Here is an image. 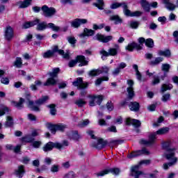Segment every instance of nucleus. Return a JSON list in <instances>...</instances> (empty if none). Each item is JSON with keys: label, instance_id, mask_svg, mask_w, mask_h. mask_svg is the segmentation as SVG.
<instances>
[{"label": "nucleus", "instance_id": "b1692460", "mask_svg": "<svg viewBox=\"0 0 178 178\" xmlns=\"http://www.w3.org/2000/svg\"><path fill=\"white\" fill-rule=\"evenodd\" d=\"M40 23L39 19H35L33 21L26 22L22 25V29H30V27H34V26H37Z\"/></svg>", "mask_w": 178, "mask_h": 178}, {"label": "nucleus", "instance_id": "a19ab883", "mask_svg": "<svg viewBox=\"0 0 178 178\" xmlns=\"http://www.w3.org/2000/svg\"><path fill=\"white\" fill-rule=\"evenodd\" d=\"M173 88V86L172 84H163L161 86V92H165V91H168V90H172Z\"/></svg>", "mask_w": 178, "mask_h": 178}, {"label": "nucleus", "instance_id": "864d4df0", "mask_svg": "<svg viewBox=\"0 0 178 178\" xmlns=\"http://www.w3.org/2000/svg\"><path fill=\"white\" fill-rule=\"evenodd\" d=\"M47 128L53 134H55V133L57 131L56 124H49Z\"/></svg>", "mask_w": 178, "mask_h": 178}, {"label": "nucleus", "instance_id": "09e8293b", "mask_svg": "<svg viewBox=\"0 0 178 178\" xmlns=\"http://www.w3.org/2000/svg\"><path fill=\"white\" fill-rule=\"evenodd\" d=\"M42 56L44 58V59H48L49 58H52V56H54V54L51 50H48L42 54Z\"/></svg>", "mask_w": 178, "mask_h": 178}, {"label": "nucleus", "instance_id": "0e129e2a", "mask_svg": "<svg viewBox=\"0 0 178 178\" xmlns=\"http://www.w3.org/2000/svg\"><path fill=\"white\" fill-rule=\"evenodd\" d=\"M106 108L110 112L113 111V103H112V102H108L106 104Z\"/></svg>", "mask_w": 178, "mask_h": 178}, {"label": "nucleus", "instance_id": "ea45409f", "mask_svg": "<svg viewBox=\"0 0 178 178\" xmlns=\"http://www.w3.org/2000/svg\"><path fill=\"white\" fill-rule=\"evenodd\" d=\"M124 3H126L125 2H122V3L115 2V3H113L112 4H111L110 8H111V9H118V8H120V6H122L123 8Z\"/></svg>", "mask_w": 178, "mask_h": 178}, {"label": "nucleus", "instance_id": "13d9d810", "mask_svg": "<svg viewBox=\"0 0 178 178\" xmlns=\"http://www.w3.org/2000/svg\"><path fill=\"white\" fill-rule=\"evenodd\" d=\"M145 45L148 47V48L154 47V40L151 38L147 39L145 42Z\"/></svg>", "mask_w": 178, "mask_h": 178}, {"label": "nucleus", "instance_id": "6e6d98bb", "mask_svg": "<svg viewBox=\"0 0 178 178\" xmlns=\"http://www.w3.org/2000/svg\"><path fill=\"white\" fill-rule=\"evenodd\" d=\"M90 101H89V105L90 106H95V95H90L89 96Z\"/></svg>", "mask_w": 178, "mask_h": 178}, {"label": "nucleus", "instance_id": "ddd939ff", "mask_svg": "<svg viewBox=\"0 0 178 178\" xmlns=\"http://www.w3.org/2000/svg\"><path fill=\"white\" fill-rule=\"evenodd\" d=\"M72 84L74 87H77L78 90H84V88H87V87H88V83H84L83 81V78L81 77L77 78Z\"/></svg>", "mask_w": 178, "mask_h": 178}, {"label": "nucleus", "instance_id": "2f4dec72", "mask_svg": "<svg viewBox=\"0 0 178 178\" xmlns=\"http://www.w3.org/2000/svg\"><path fill=\"white\" fill-rule=\"evenodd\" d=\"M161 62H163V57H156L149 62V65L151 66H158Z\"/></svg>", "mask_w": 178, "mask_h": 178}, {"label": "nucleus", "instance_id": "7c9ffc66", "mask_svg": "<svg viewBox=\"0 0 178 178\" xmlns=\"http://www.w3.org/2000/svg\"><path fill=\"white\" fill-rule=\"evenodd\" d=\"M123 13L127 17H131L132 12L129 10V6L125 3L122 7Z\"/></svg>", "mask_w": 178, "mask_h": 178}, {"label": "nucleus", "instance_id": "37998d69", "mask_svg": "<svg viewBox=\"0 0 178 178\" xmlns=\"http://www.w3.org/2000/svg\"><path fill=\"white\" fill-rule=\"evenodd\" d=\"M124 143V140H112L110 141L111 147H115V145H120Z\"/></svg>", "mask_w": 178, "mask_h": 178}, {"label": "nucleus", "instance_id": "1a4fd4ad", "mask_svg": "<svg viewBox=\"0 0 178 178\" xmlns=\"http://www.w3.org/2000/svg\"><path fill=\"white\" fill-rule=\"evenodd\" d=\"M51 51L53 53V55H55L58 52V55H60L63 59L65 60H69L70 59V51L68 50L65 53V51L59 49L57 45L53 46Z\"/></svg>", "mask_w": 178, "mask_h": 178}, {"label": "nucleus", "instance_id": "20e7f679", "mask_svg": "<svg viewBox=\"0 0 178 178\" xmlns=\"http://www.w3.org/2000/svg\"><path fill=\"white\" fill-rule=\"evenodd\" d=\"M118 51H119V44H115V48H109L108 51L103 49L99 51V54L102 55V60H105V58H108V56H116Z\"/></svg>", "mask_w": 178, "mask_h": 178}, {"label": "nucleus", "instance_id": "5fc2aeb1", "mask_svg": "<svg viewBox=\"0 0 178 178\" xmlns=\"http://www.w3.org/2000/svg\"><path fill=\"white\" fill-rule=\"evenodd\" d=\"M159 83H161V79L158 75H154V79L152 81V86H156V84H159Z\"/></svg>", "mask_w": 178, "mask_h": 178}, {"label": "nucleus", "instance_id": "f704fd0d", "mask_svg": "<svg viewBox=\"0 0 178 178\" xmlns=\"http://www.w3.org/2000/svg\"><path fill=\"white\" fill-rule=\"evenodd\" d=\"M14 122H13V118H12L10 115H8L6 117V121L4 124L5 127H12L13 126Z\"/></svg>", "mask_w": 178, "mask_h": 178}, {"label": "nucleus", "instance_id": "338daca9", "mask_svg": "<svg viewBox=\"0 0 178 178\" xmlns=\"http://www.w3.org/2000/svg\"><path fill=\"white\" fill-rule=\"evenodd\" d=\"M28 119L31 122H35V120H37V117H35V115L33 114L29 113L28 114Z\"/></svg>", "mask_w": 178, "mask_h": 178}, {"label": "nucleus", "instance_id": "a18cd8bd", "mask_svg": "<svg viewBox=\"0 0 178 178\" xmlns=\"http://www.w3.org/2000/svg\"><path fill=\"white\" fill-rule=\"evenodd\" d=\"M86 104H87V102L83 99H79L75 101V104L77 105V106H79V108L84 106Z\"/></svg>", "mask_w": 178, "mask_h": 178}, {"label": "nucleus", "instance_id": "473e14b6", "mask_svg": "<svg viewBox=\"0 0 178 178\" xmlns=\"http://www.w3.org/2000/svg\"><path fill=\"white\" fill-rule=\"evenodd\" d=\"M84 34H81L80 37H84V35H86L87 37H90L91 35H94L95 34V31L92 29H88L87 28H85L83 30Z\"/></svg>", "mask_w": 178, "mask_h": 178}, {"label": "nucleus", "instance_id": "3c124183", "mask_svg": "<svg viewBox=\"0 0 178 178\" xmlns=\"http://www.w3.org/2000/svg\"><path fill=\"white\" fill-rule=\"evenodd\" d=\"M170 70V65H169L168 63L162 64L161 70L163 72H165V73H168Z\"/></svg>", "mask_w": 178, "mask_h": 178}, {"label": "nucleus", "instance_id": "2eb2a0df", "mask_svg": "<svg viewBox=\"0 0 178 178\" xmlns=\"http://www.w3.org/2000/svg\"><path fill=\"white\" fill-rule=\"evenodd\" d=\"M108 173H112L113 175H118L120 173V170L119 168H110L108 170H104L97 174V177L99 176H105V175H108Z\"/></svg>", "mask_w": 178, "mask_h": 178}, {"label": "nucleus", "instance_id": "423d86ee", "mask_svg": "<svg viewBox=\"0 0 178 178\" xmlns=\"http://www.w3.org/2000/svg\"><path fill=\"white\" fill-rule=\"evenodd\" d=\"M151 160H143L140 161L139 165L131 167V176H134L135 178H139L140 175H143V172L139 171L140 165H149Z\"/></svg>", "mask_w": 178, "mask_h": 178}, {"label": "nucleus", "instance_id": "72a5a7b5", "mask_svg": "<svg viewBox=\"0 0 178 178\" xmlns=\"http://www.w3.org/2000/svg\"><path fill=\"white\" fill-rule=\"evenodd\" d=\"M33 0H24V1H19V8H20L21 9H24L25 8H29V6H30V5H31V1Z\"/></svg>", "mask_w": 178, "mask_h": 178}, {"label": "nucleus", "instance_id": "a211bd4d", "mask_svg": "<svg viewBox=\"0 0 178 178\" xmlns=\"http://www.w3.org/2000/svg\"><path fill=\"white\" fill-rule=\"evenodd\" d=\"M14 35L15 33L13 31V28H12L10 26H7L4 32L5 40L7 41H10V40L13 38Z\"/></svg>", "mask_w": 178, "mask_h": 178}, {"label": "nucleus", "instance_id": "e2e57ef3", "mask_svg": "<svg viewBox=\"0 0 178 178\" xmlns=\"http://www.w3.org/2000/svg\"><path fill=\"white\" fill-rule=\"evenodd\" d=\"M170 99V95L169 93H167L163 95L161 98V101H163V102H168V101H169Z\"/></svg>", "mask_w": 178, "mask_h": 178}, {"label": "nucleus", "instance_id": "c85d7f7f", "mask_svg": "<svg viewBox=\"0 0 178 178\" xmlns=\"http://www.w3.org/2000/svg\"><path fill=\"white\" fill-rule=\"evenodd\" d=\"M129 107L130 111H134V112H137L140 110V104L137 102H131L129 104Z\"/></svg>", "mask_w": 178, "mask_h": 178}, {"label": "nucleus", "instance_id": "0eeeda50", "mask_svg": "<svg viewBox=\"0 0 178 178\" xmlns=\"http://www.w3.org/2000/svg\"><path fill=\"white\" fill-rule=\"evenodd\" d=\"M77 62H79L80 64L79 66H87L88 65V61L86 60V56H77L75 60H71L69 63L68 66L69 67H74L76 65H77Z\"/></svg>", "mask_w": 178, "mask_h": 178}, {"label": "nucleus", "instance_id": "49530a36", "mask_svg": "<svg viewBox=\"0 0 178 178\" xmlns=\"http://www.w3.org/2000/svg\"><path fill=\"white\" fill-rule=\"evenodd\" d=\"M10 111V109H9L8 106H3L1 107V110H0V117L3 116L5 113H9Z\"/></svg>", "mask_w": 178, "mask_h": 178}, {"label": "nucleus", "instance_id": "39448f33", "mask_svg": "<svg viewBox=\"0 0 178 178\" xmlns=\"http://www.w3.org/2000/svg\"><path fill=\"white\" fill-rule=\"evenodd\" d=\"M36 30L38 31H44V30H47V29H51L53 31H59L60 28L59 26H56L54 23H49L48 24L45 22H39L36 24Z\"/></svg>", "mask_w": 178, "mask_h": 178}, {"label": "nucleus", "instance_id": "bf43d9fd", "mask_svg": "<svg viewBox=\"0 0 178 178\" xmlns=\"http://www.w3.org/2000/svg\"><path fill=\"white\" fill-rule=\"evenodd\" d=\"M130 27L131 29H138V26H140V22L138 21H132L130 22Z\"/></svg>", "mask_w": 178, "mask_h": 178}, {"label": "nucleus", "instance_id": "5701e85b", "mask_svg": "<svg viewBox=\"0 0 178 178\" xmlns=\"http://www.w3.org/2000/svg\"><path fill=\"white\" fill-rule=\"evenodd\" d=\"M24 173H26V170H24V165H19L14 172V175L19 178L23 177V176H24Z\"/></svg>", "mask_w": 178, "mask_h": 178}, {"label": "nucleus", "instance_id": "58836bf2", "mask_svg": "<svg viewBox=\"0 0 178 178\" xmlns=\"http://www.w3.org/2000/svg\"><path fill=\"white\" fill-rule=\"evenodd\" d=\"M47 108H49L50 114L52 116H55V115H56V105H55L54 104H50V105L47 106Z\"/></svg>", "mask_w": 178, "mask_h": 178}, {"label": "nucleus", "instance_id": "79ce46f5", "mask_svg": "<svg viewBox=\"0 0 178 178\" xmlns=\"http://www.w3.org/2000/svg\"><path fill=\"white\" fill-rule=\"evenodd\" d=\"M67 40L68 41L69 44L72 45V47H74L76 45V42H77V40L74 36H68L67 37Z\"/></svg>", "mask_w": 178, "mask_h": 178}, {"label": "nucleus", "instance_id": "6e6552de", "mask_svg": "<svg viewBox=\"0 0 178 178\" xmlns=\"http://www.w3.org/2000/svg\"><path fill=\"white\" fill-rule=\"evenodd\" d=\"M165 156L166 158V159H168V161H170V163H165L163 165V169H164V170H168V169H169V168H170V166H173V165H176V163H177V157L173 156V153L172 154H165Z\"/></svg>", "mask_w": 178, "mask_h": 178}, {"label": "nucleus", "instance_id": "de8ad7c7", "mask_svg": "<svg viewBox=\"0 0 178 178\" xmlns=\"http://www.w3.org/2000/svg\"><path fill=\"white\" fill-rule=\"evenodd\" d=\"M88 124H90V120H83L78 124V126L79 127H86Z\"/></svg>", "mask_w": 178, "mask_h": 178}, {"label": "nucleus", "instance_id": "f257e3e1", "mask_svg": "<svg viewBox=\"0 0 178 178\" xmlns=\"http://www.w3.org/2000/svg\"><path fill=\"white\" fill-rule=\"evenodd\" d=\"M25 98L26 99V104H27L28 108L31 109V111H34L35 112H40V107L38 106H40V105H42V104H45V102H47V101L49 99V97L48 96H44L41 99H39L38 100L35 102V104L38 105V106H35L34 102L30 99V98H31V95H30V93L29 92L26 93Z\"/></svg>", "mask_w": 178, "mask_h": 178}, {"label": "nucleus", "instance_id": "4be33fe9", "mask_svg": "<svg viewBox=\"0 0 178 178\" xmlns=\"http://www.w3.org/2000/svg\"><path fill=\"white\" fill-rule=\"evenodd\" d=\"M125 124L127 126H134L135 127H140L141 122L138 120L127 118Z\"/></svg>", "mask_w": 178, "mask_h": 178}, {"label": "nucleus", "instance_id": "9b49d317", "mask_svg": "<svg viewBox=\"0 0 178 178\" xmlns=\"http://www.w3.org/2000/svg\"><path fill=\"white\" fill-rule=\"evenodd\" d=\"M41 10L44 17H52L56 13V10L54 8H49L47 5L43 6Z\"/></svg>", "mask_w": 178, "mask_h": 178}, {"label": "nucleus", "instance_id": "7ed1b4c3", "mask_svg": "<svg viewBox=\"0 0 178 178\" xmlns=\"http://www.w3.org/2000/svg\"><path fill=\"white\" fill-rule=\"evenodd\" d=\"M60 70L59 67L54 68L51 72H48L49 78L47 79L46 82L43 84L45 87H49V86H56L58 83V74H59Z\"/></svg>", "mask_w": 178, "mask_h": 178}, {"label": "nucleus", "instance_id": "f3484780", "mask_svg": "<svg viewBox=\"0 0 178 178\" xmlns=\"http://www.w3.org/2000/svg\"><path fill=\"white\" fill-rule=\"evenodd\" d=\"M162 147L163 149H165L166 152L165 154H173V156H175V151H176V149L172 148V143L170 141L164 142L162 144Z\"/></svg>", "mask_w": 178, "mask_h": 178}, {"label": "nucleus", "instance_id": "c756f323", "mask_svg": "<svg viewBox=\"0 0 178 178\" xmlns=\"http://www.w3.org/2000/svg\"><path fill=\"white\" fill-rule=\"evenodd\" d=\"M140 5L145 12H149L151 4L147 0H141Z\"/></svg>", "mask_w": 178, "mask_h": 178}, {"label": "nucleus", "instance_id": "774afa93", "mask_svg": "<svg viewBox=\"0 0 178 178\" xmlns=\"http://www.w3.org/2000/svg\"><path fill=\"white\" fill-rule=\"evenodd\" d=\"M51 172H52V173L59 172V165H52L51 168Z\"/></svg>", "mask_w": 178, "mask_h": 178}, {"label": "nucleus", "instance_id": "6ab92c4d", "mask_svg": "<svg viewBox=\"0 0 178 178\" xmlns=\"http://www.w3.org/2000/svg\"><path fill=\"white\" fill-rule=\"evenodd\" d=\"M60 145L58 143L49 142L42 147V149L44 152H49V151H52L54 148H58Z\"/></svg>", "mask_w": 178, "mask_h": 178}, {"label": "nucleus", "instance_id": "a878e982", "mask_svg": "<svg viewBox=\"0 0 178 178\" xmlns=\"http://www.w3.org/2000/svg\"><path fill=\"white\" fill-rule=\"evenodd\" d=\"M108 20L114 22V24H122L123 19H122L118 15H111Z\"/></svg>", "mask_w": 178, "mask_h": 178}, {"label": "nucleus", "instance_id": "8fccbe9b", "mask_svg": "<svg viewBox=\"0 0 178 178\" xmlns=\"http://www.w3.org/2000/svg\"><path fill=\"white\" fill-rule=\"evenodd\" d=\"M70 138L72 140H74L75 141H77V140H79L80 138V136L79 135V132L77 131H73L70 135Z\"/></svg>", "mask_w": 178, "mask_h": 178}, {"label": "nucleus", "instance_id": "e433bc0d", "mask_svg": "<svg viewBox=\"0 0 178 178\" xmlns=\"http://www.w3.org/2000/svg\"><path fill=\"white\" fill-rule=\"evenodd\" d=\"M13 65L15 67H17L18 69H20V67H22V66H23V60L22 59V58L17 57L14 63H13Z\"/></svg>", "mask_w": 178, "mask_h": 178}, {"label": "nucleus", "instance_id": "f03ea898", "mask_svg": "<svg viewBox=\"0 0 178 178\" xmlns=\"http://www.w3.org/2000/svg\"><path fill=\"white\" fill-rule=\"evenodd\" d=\"M169 127H163L159 129L157 131L152 133L149 136V140L141 139L139 143L140 144H143V145H152L155 143V140H156V136H162L163 134H168L169 133Z\"/></svg>", "mask_w": 178, "mask_h": 178}, {"label": "nucleus", "instance_id": "c03bdc74", "mask_svg": "<svg viewBox=\"0 0 178 178\" xmlns=\"http://www.w3.org/2000/svg\"><path fill=\"white\" fill-rule=\"evenodd\" d=\"M34 140V138H33V136H31V135H28L22 138V140L24 141V143H33Z\"/></svg>", "mask_w": 178, "mask_h": 178}, {"label": "nucleus", "instance_id": "69168bd1", "mask_svg": "<svg viewBox=\"0 0 178 178\" xmlns=\"http://www.w3.org/2000/svg\"><path fill=\"white\" fill-rule=\"evenodd\" d=\"M76 177V175L74 172H70L65 175L63 178H74Z\"/></svg>", "mask_w": 178, "mask_h": 178}, {"label": "nucleus", "instance_id": "aec40b11", "mask_svg": "<svg viewBox=\"0 0 178 178\" xmlns=\"http://www.w3.org/2000/svg\"><path fill=\"white\" fill-rule=\"evenodd\" d=\"M95 38L96 40H97V41H100V42H109V41H112V40H113V36L112 35H108V36H105L102 34H99L97 33L95 35Z\"/></svg>", "mask_w": 178, "mask_h": 178}, {"label": "nucleus", "instance_id": "cd10ccee", "mask_svg": "<svg viewBox=\"0 0 178 178\" xmlns=\"http://www.w3.org/2000/svg\"><path fill=\"white\" fill-rule=\"evenodd\" d=\"M163 3H165V8L168 10H171L173 11L176 9L177 6L175 5L172 3H170V0H163Z\"/></svg>", "mask_w": 178, "mask_h": 178}, {"label": "nucleus", "instance_id": "c9c22d12", "mask_svg": "<svg viewBox=\"0 0 178 178\" xmlns=\"http://www.w3.org/2000/svg\"><path fill=\"white\" fill-rule=\"evenodd\" d=\"M158 55L159 56H165V58H170V55H172V54L170 53V50L166 49L165 51H162V50L159 51Z\"/></svg>", "mask_w": 178, "mask_h": 178}, {"label": "nucleus", "instance_id": "9d476101", "mask_svg": "<svg viewBox=\"0 0 178 178\" xmlns=\"http://www.w3.org/2000/svg\"><path fill=\"white\" fill-rule=\"evenodd\" d=\"M109 70H111V68L109 67L104 65L100 69H97V70H90L88 72V75L90 76H99V74H108L109 73Z\"/></svg>", "mask_w": 178, "mask_h": 178}, {"label": "nucleus", "instance_id": "bb28decb", "mask_svg": "<svg viewBox=\"0 0 178 178\" xmlns=\"http://www.w3.org/2000/svg\"><path fill=\"white\" fill-rule=\"evenodd\" d=\"M92 5L99 10H104L105 8V2L104 0H96V2L93 3Z\"/></svg>", "mask_w": 178, "mask_h": 178}, {"label": "nucleus", "instance_id": "680f3d73", "mask_svg": "<svg viewBox=\"0 0 178 178\" xmlns=\"http://www.w3.org/2000/svg\"><path fill=\"white\" fill-rule=\"evenodd\" d=\"M102 99H104L103 95L95 96V102L97 105H101V102H102Z\"/></svg>", "mask_w": 178, "mask_h": 178}, {"label": "nucleus", "instance_id": "4d7b16f0", "mask_svg": "<svg viewBox=\"0 0 178 178\" xmlns=\"http://www.w3.org/2000/svg\"><path fill=\"white\" fill-rule=\"evenodd\" d=\"M60 146L57 147V149H62L64 147H67L69 145V142L67 140H63L62 143H59Z\"/></svg>", "mask_w": 178, "mask_h": 178}, {"label": "nucleus", "instance_id": "412c9836", "mask_svg": "<svg viewBox=\"0 0 178 178\" xmlns=\"http://www.w3.org/2000/svg\"><path fill=\"white\" fill-rule=\"evenodd\" d=\"M108 142L104 140L103 138H100L97 140V143L92 144V147H94L97 149H102L106 147Z\"/></svg>", "mask_w": 178, "mask_h": 178}, {"label": "nucleus", "instance_id": "4468645a", "mask_svg": "<svg viewBox=\"0 0 178 178\" xmlns=\"http://www.w3.org/2000/svg\"><path fill=\"white\" fill-rule=\"evenodd\" d=\"M88 23V20L87 19H80L76 18L72 20L70 22L71 27H73L74 29H79L81 24H87Z\"/></svg>", "mask_w": 178, "mask_h": 178}, {"label": "nucleus", "instance_id": "f8f14e48", "mask_svg": "<svg viewBox=\"0 0 178 178\" xmlns=\"http://www.w3.org/2000/svg\"><path fill=\"white\" fill-rule=\"evenodd\" d=\"M144 154L145 155H149V152L145 148H143L141 150H137L130 153L129 154L127 155V158L129 159H133V158H137V156H140Z\"/></svg>", "mask_w": 178, "mask_h": 178}, {"label": "nucleus", "instance_id": "4c0bfd02", "mask_svg": "<svg viewBox=\"0 0 178 178\" xmlns=\"http://www.w3.org/2000/svg\"><path fill=\"white\" fill-rule=\"evenodd\" d=\"M108 80H109V77H108V76L100 77V78H98L95 81V86H101V84L102 83V81H108Z\"/></svg>", "mask_w": 178, "mask_h": 178}, {"label": "nucleus", "instance_id": "052dcab7", "mask_svg": "<svg viewBox=\"0 0 178 178\" xmlns=\"http://www.w3.org/2000/svg\"><path fill=\"white\" fill-rule=\"evenodd\" d=\"M164 119L163 116H161L156 122H154L153 124L154 127H159V126H161V123H162V122H163Z\"/></svg>", "mask_w": 178, "mask_h": 178}, {"label": "nucleus", "instance_id": "dca6fc26", "mask_svg": "<svg viewBox=\"0 0 178 178\" xmlns=\"http://www.w3.org/2000/svg\"><path fill=\"white\" fill-rule=\"evenodd\" d=\"M127 83L128 84V88H127L128 98L129 99H132L134 97V88H133L134 86V81H133L131 79H129L127 80Z\"/></svg>", "mask_w": 178, "mask_h": 178}, {"label": "nucleus", "instance_id": "393cba45", "mask_svg": "<svg viewBox=\"0 0 178 178\" xmlns=\"http://www.w3.org/2000/svg\"><path fill=\"white\" fill-rule=\"evenodd\" d=\"M23 104H24V99L23 98H20L19 102H15V101H11V105H13V106H15V108H17V109H23V108H24V105H23Z\"/></svg>", "mask_w": 178, "mask_h": 178}, {"label": "nucleus", "instance_id": "603ef678", "mask_svg": "<svg viewBox=\"0 0 178 178\" xmlns=\"http://www.w3.org/2000/svg\"><path fill=\"white\" fill-rule=\"evenodd\" d=\"M57 131H65V129H67V126L63 124H56Z\"/></svg>", "mask_w": 178, "mask_h": 178}]
</instances>
